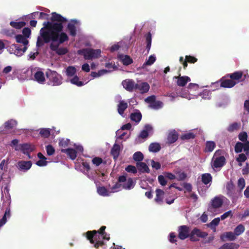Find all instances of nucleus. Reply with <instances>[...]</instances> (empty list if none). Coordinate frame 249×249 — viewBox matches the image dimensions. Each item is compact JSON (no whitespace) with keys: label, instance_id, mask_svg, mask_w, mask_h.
<instances>
[{"label":"nucleus","instance_id":"1","mask_svg":"<svg viewBox=\"0 0 249 249\" xmlns=\"http://www.w3.org/2000/svg\"><path fill=\"white\" fill-rule=\"evenodd\" d=\"M51 21H46L43 24L37 37L36 48L42 46L44 43H50V49L59 55L66 54L68 50L67 48L59 46L69 40L68 35L63 32V24L67 19L56 13H52ZM38 54V49L31 52L27 56L28 60H34Z\"/></svg>","mask_w":249,"mask_h":249},{"label":"nucleus","instance_id":"2","mask_svg":"<svg viewBox=\"0 0 249 249\" xmlns=\"http://www.w3.org/2000/svg\"><path fill=\"white\" fill-rule=\"evenodd\" d=\"M84 236H86L87 239L90 243L93 245L95 248H98L102 246L104 242L103 240L106 239L108 240L109 237L107 235H104V233H97L96 231H88L83 233Z\"/></svg>","mask_w":249,"mask_h":249},{"label":"nucleus","instance_id":"3","mask_svg":"<svg viewBox=\"0 0 249 249\" xmlns=\"http://www.w3.org/2000/svg\"><path fill=\"white\" fill-rule=\"evenodd\" d=\"M199 90V87L197 84L190 83L187 88L182 89L178 96L188 100L196 98L198 97Z\"/></svg>","mask_w":249,"mask_h":249},{"label":"nucleus","instance_id":"4","mask_svg":"<svg viewBox=\"0 0 249 249\" xmlns=\"http://www.w3.org/2000/svg\"><path fill=\"white\" fill-rule=\"evenodd\" d=\"M46 76L48 79V84L52 86H58L63 82L62 75L54 71L49 70L46 72Z\"/></svg>","mask_w":249,"mask_h":249},{"label":"nucleus","instance_id":"5","mask_svg":"<svg viewBox=\"0 0 249 249\" xmlns=\"http://www.w3.org/2000/svg\"><path fill=\"white\" fill-rule=\"evenodd\" d=\"M27 73L32 75L31 78L39 84H43L45 82L44 73L38 68L31 67L27 70Z\"/></svg>","mask_w":249,"mask_h":249},{"label":"nucleus","instance_id":"6","mask_svg":"<svg viewBox=\"0 0 249 249\" xmlns=\"http://www.w3.org/2000/svg\"><path fill=\"white\" fill-rule=\"evenodd\" d=\"M78 53L83 55L86 60H92L101 56V51L100 49L86 48L78 51Z\"/></svg>","mask_w":249,"mask_h":249},{"label":"nucleus","instance_id":"7","mask_svg":"<svg viewBox=\"0 0 249 249\" xmlns=\"http://www.w3.org/2000/svg\"><path fill=\"white\" fill-rule=\"evenodd\" d=\"M227 195L230 197L233 202L236 201L238 197L241 196V191H236L234 185L231 181L227 182L226 185Z\"/></svg>","mask_w":249,"mask_h":249},{"label":"nucleus","instance_id":"8","mask_svg":"<svg viewBox=\"0 0 249 249\" xmlns=\"http://www.w3.org/2000/svg\"><path fill=\"white\" fill-rule=\"evenodd\" d=\"M220 150H217L214 154L212 160V166L213 168H220L222 167L225 162V159L223 156H218Z\"/></svg>","mask_w":249,"mask_h":249},{"label":"nucleus","instance_id":"9","mask_svg":"<svg viewBox=\"0 0 249 249\" xmlns=\"http://www.w3.org/2000/svg\"><path fill=\"white\" fill-rule=\"evenodd\" d=\"M80 26L79 21L76 19L71 20L67 25V29L71 36L74 37Z\"/></svg>","mask_w":249,"mask_h":249},{"label":"nucleus","instance_id":"10","mask_svg":"<svg viewBox=\"0 0 249 249\" xmlns=\"http://www.w3.org/2000/svg\"><path fill=\"white\" fill-rule=\"evenodd\" d=\"M28 49V46H19L16 44L12 45L8 51L11 54H14L17 56H22Z\"/></svg>","mask_w":249,"mask_h":249},{"label":"nucleus","instance_id":"11","mask_svg":"<svg viewBox=\"0 0 249 249\" xmlns=\"http://www.w3.org/2000/svg\"><path fill=\"white\" fill-rule=\"evenodd\" d=\"M118 181L120 182L124 183L123 188L125 190H130L133 188L135 185V182L132 178H129L127 179L124 176L120 177Z\"/></svg>","mask_w":249,"mask_h":249},{"label":"nucleus","instance_id":"12","mask_svg":"<svg viewBox=\"0 0 249 249\" xmlns=\"http://www.w3.org/2000/svg\"><path fill=\"white\" fill-rule=\"evenodd\" d=\"M34 149V146L29 143L20 144L15 147L16 151L20 150L23 154L28 155L30 159L31 158L30 153L33 151Z\"/></svg>","mask_w":249,"mask_h":249},{"label":"nucleus","instance_id":"13","mask_svg":"<svg viewBox=\"0 0 249 249\" xmlns=\"http://www.w3.org/2000/svg\"><path fill=\"white\" fill-rule=\"evenodd\" d=\"M225 197L223 196H219L213 198L209 206L208 210H211L212 209H217L221 207L223 203V199Z\"/></svg>","mask_w":249,"mask_h":249},{"label":"nucleus","instance_id":"14","mask_svg":"<svg viewBox=\"0 0 249 249\" xmlns=\"http://www.w3.org/2000/svg\"><path fill=\"white\" fill-rule=\"evenodd\" d=\"M207 235L208 233L207 232H203L197 228H195L190 232V238L191 241H196L198 240L197 237L205 238Z\"/></svg>","mask_w":249,"mask_h":249},{"label":"nucleus","instance_id":"15","mask_svg":"<svg viewBox=\"0 0 249 249\" xmlns=\"http://www.w3.org/2000/svg\"><path fill=\"white\" fill-rule=\"evenodd\" d=\"M32 163L31 161L20 160L17 163V168L21 171L25 172L32 167Z\"/></svg>","mask_w":249,"mask_h":249},{"label":"nucleus","instance_id":"16","mask_svg":"<svg viewBox=\"0 0 249 249\" xmlns=\"http://www.w3.org/2000/svg\"><path fill=\"white\" fill-rule=\"evenodd\" d=\"M190 230L188 227L183 225L178 228V237L184 240L190 236Z\"/></svg>","mask_w":249,"mask_h":249},{"label":"nucleus","instance_id":"17","mask_svg":"<svg viewBox=\"0 0 249 249\" xmlns=\"http://www.w3.org/2000/svg\"><path fill=\"white\" fill-rule=\"evenodd\" d=\"M247 154L249 150V142L246 141L244 143L238 142L235 146V151L236 153H240L242 151V149Z\"/></svg>","mask_w":249,"mask_h":249},{"label":"nucleus","instance_id":"18","mask_svg":"<svg viewBox=\"0 0 249 249\" xmlns=\"http://www.w3.org/2000/svg\"><path fill=\"white\" fill-rule=\"evenodd\" d=\"M149 88V85L147 83L139 82L136 85L135 90L139 91L141 93H144L148 91Z\"/></svg>","mask_w":249,"mask_h":249},{"label":"nucleus","instance_id":"19","mask_svg":"<svg viewBox=\"0 0 249 249\" xmlns=\"http://www.w3.org/2000/svg\"><path fill=\"white\" fill-rule=\"evenodd\" d=\"M136 84L131 79H126L122 82V85L127 90L132 91L135 90Z\"/></svg>","mask_w":249,"mask_h":249},{"label":"nucleus","instance_id":"20","mask_svg":"<svg viewBox=\"0 0 249 249\" xmlns=\"http://www.w3.org/2000/svg\"><path fill=\"white\" fill-rule=\"evenodd\" d=\"M177 79V84L179 87H184L189 82L191 81L189 77L187 76H179L178 77H175Z\"/></svg>","mask_w":249,"mask_h":249},{"label":"nucleus","instance_id":"21","mask_svg":"<svg viewBox=\"0 0 249 249\" xmlns=\"http://www.w3.org/2000/svg\"><path fill=\"white\" fill-rule=\"evenodd\" d=\"M118 58L125 66L129 65L133 63L132 59L127 55L119 54Z\"/></svg>","mask_w":249,"mask_h":249},{"label":"nucleus","instance_id":"22","mask_svg":"<svg viewBox=\"0 0 249 249\" xmlns=\"http://www.w3.org/2000/svg\"><path fill=\"white\" fill-rule=\"evenodd\" d=\"M237 84V82L234 81L233 79H227L223 80L221 83L220 86L222 87L226 88H231L233 87Z\"/></svg>","mask_w":249,"mask_h":249},{"label":"nucleus","instance_id":"23","mask_svg":"<svg viewBox=\"0 0 249 249\" xmlns=\"http://www.w3.org/2000/svg\"><path fill=\"white\" fill-rule=\"evenodd\" d=\"M67 82H69L71 84L76 85L78 87H82L87 83H84V82L80 81L79 78L77 75H75L69 79H67Z\"/></svg>","mask_w":249,"mask_h":249},{"label":"nucleus","instance_id":"24","mask_svg":"<svg viewBox=\"0 0 249 249\" xmlns=\"http://www.w3.org/2000/svg\"><path fill=\"white\" fill-rule=\"evenodd\" d=\"M152 131V127L149 124L145 125L139 135V138L145 139Z\"/></svg>","mask_w":249,"mask_h":249},{"label":"nucleus","instance_id":"25","mask_svg":"<svg viewBox=\"0 0 249 249\" xmlns=\"http://www.w3.org/2000/svg\"><path fill=\"white\" fill-rule=\"evenodd\" d=\"M61 152L66 153L72 160H74L77 157L76 151L72 148L62 149Z\"/></svg>","mask_w":249,"mask_h":249},{"label":"nucleus","instance_id":"26","mask_svg":"<svg viewBox=\"0 0 249 249\" xmlns=\"http://www.w3.org/2000/svg\"><path fill=\"white\" fill-rule=\"evenodd\" d=\"M236 236L234 232L230 231L226 232L221 234L220 238L222 241H224L226 240L230 241H233L236 239Z\"/></svg>","mask_w":249,"mask_h":249},{"label":"nucleus","instance_id":"27","mask_svg":"<svg viewBox=\"0 0 249 249\" xmlns=\"http://www.w3.org/2000/svg\"><path fill=\"white\" fill-rule=\"evenodd\" d=\"M156 196L155 198V202L159 204H161L163 202V196L164 192L162 190L157 189L156 190Z\"/></svg>","mask_w":249,"mask_h":249},{"label":"nucleus","instance_id":"28","mask_svg":"<svg viewBox=\"0 0 249 249\" xmlns=\"http://www.w3.org/2000/svg\"><path fill=\"white\" fill-rule=\"evenodd\" d=\"M127 103L124 101L121 100L118 105V112L120 115L124 116V111L127 108Z\"/></svg>","mask_w":249,"mask_h":249},{"label":"nucleus","instance_id":"29","mask_svg":"<svg viewBox=\"0 0 249 249\" xmlns=\"http://www.w3.org/2000/svg\"><path fill=\"white\" fill-rule=\"evenodd\" d=\"M216 146L215 143L212 141H208L206 142L205 152L206 153L212 152Z\"/></svg>","mask_w":249,"mask_h":249},{"label":"nucleus","instance_id":"30","mask_svg":"<svg viewBox=\"0 0 249 249\" xmlns=\"http://www.w3.org/2000/svg\"><path fill=\"white\" fill-rule=\"evenodd\" d=\"M16 41L18 43L22 44L23 46H28L29 41L26 37L21 35H18L15 36Z\"/></svg>","mask_w":249,"mask_h":249},{"label":"nucleus","instance_id":"31","mask_svg":"<svg viewBox=\"0 0 249 249\" xmlns=\"http://www.w3.org/2000/svg\"><path fill=\"white\" fill-rule=\"evenodd\" d=\"M156 60V56L155 54L150 55L146 60L145 62L143 64L142 68L144 69L147 66H151Z\"/></svg>","mask_w":249,"mask_h":249},{"label":"nucleus","instance_id":"32","mask_svg":"<svg viewBox=\"0 0 249 249\" xmlns=\"http://www.w3.org/2000/svg\"><path fill=\"white\" fill-rule=\"evenodd\" d=\"M98 194L103 196H109L111 194L110 190H107L105 187H98L97 188Z\"/></svg>","mask_w":249,"mask_h":249},{"label":"nucleus","instance_id":"33","mask_svg":"<svg viewBox=\"0 0 249 249\" xmlns=\"http://www.w3.org/2000/svg\"><path fill=\"white\" fill-rule=\"evenodd\" d=\"M76 72V68L73 66H69L66 69V74L67 79H69L75 75Z\"/></svg>","mask_w":249,"mask_h":249},{"label":"nucleus","instance_id":"34","mask_svg":"<svg viewBox=\"0 0 249 249\" xmlns=\"http://www.w3.org/2000/svg\"><path fill=\"white\" fill-rule=\"evenodd\" d=\"M136 165L137 168L140 172L143 173H149L150 170L145 163L139 162L137 163Z\"/></svg>","mask_w":249,"mask_h":249},{"label":"nucleus","instance_id":"35","mask_svg":"<svg viewBox=\"0 0 249 249\" xmlns=\"http://www.w3.org/2000/svg\"><path fill=\"white\" fill-rule=\"evenodd\" d=\"M120 146L119 144L115 143L111 149V154L113 156L114 159H117L120 154Z\"/></svg>","mask_w":249,"mask_h":249},{"label":"nucleus","instance_id":"36","mask_svg":"<svg viewBox=\"0 0 249 249\" xmlns=\"http://www.w3.org/2000/svg\"><path fill=\"white\" fill-rule=\"evenodd\" d=\"M110 71L103 69L99 70L98 72L92 71L91 72L90 75L93 78H98L107 73Z\"/></svg>","mask_w":249,"mask_h":249},{"label":"nucleus","instance_id":"37","mask_svg":"<svg viewBox=\"0 0 249 249\" xmlns=\"http://www.w3.org/2000/svg\"><path fill=\"white\" fill-rule=\"evenodd\" d=\"M11 216L10 209L9 208H6L4 214L2 218L0 219V224L1 225H4L7 221V218H10Z\"/></svg>","mask_w":249,"mask_h":249},{"label":"nucleus","instance_id":"38","mask_svg":"<svg viewBox=\"0 0 249 249\" xmlns=\"http://www.w3.org/2000/svg\"><path fill=\"white\" fill-rule=\"evenodd\" d=\"M239 246L235 243H226L220 247L218 249H238Z\"/></svg>","mask_w":249,"mask_h":249},{"label":"nucleus","instance_id":"39","mask_svg":"<svg viewBox=\"0 0 249 249\" xmlns=\"http://www.w3.org/2000/svg\"><path fill=\"white\" fill-rule=\"evenodd\" d=\"M17 124V122L14 119H11L6 121L4 123V127L6 129H12L15 127Z\"/></svg>","mask_w":249,"mask_h":249},{"label":"nucleus","instance_id":"40","mask_svg":"<svg viewBox=\"0 0 249 249\" xmlns=\"http://www.w3.org/2000/svg\"><path fill=\"white\" fill-rule=\"evenodd\" d=\"M50 128H42L38 130L39 134L43 138H48L51 134Z\"/></svg>","mask_w":249,"mask_h":249},{"label":"nucleus","instance_id":"41","mask_svg":"<svg viewBox=\"0 0 249 249\" xmlns=\"http://www.w3.org/2000/svg\"><path fill=\"white\" fill-rule=\"evenodd\" d=\"M163 104L162 102L155 100L152 104H151V105H149V107L151 108L158 110L161 108L163 107Z\"/></svg>","mask_w":249,"mask_h":249},{"label":"nucleus","instance_id":"42","mask_svg":"<svg viewBox=\"0 0 249 249\" xmlns=\"http://www.w3.org/2000/svg\"><path fill=\"white\" fill-rule=\"evenodd\" d=\"M243 73L241 71H236L230 75V77L233 79L234 81L237 82V83L239 82V80L242 78Z\"/></svg>","mask_w":249,"mask_h":249},{"label":"nucleus","instance_id":"43","mask_svg":"<svg viewBox=\"0 0 249 249\" xmlns=\"http://www.w3.org/2000/svg\"><path fill=\"white\" fill-rule=\"evenodd\" d=\"M160 145L157 142L152 143L149 146V150L152 152H157L160 149Z\"/></svg>","mask_w":249,"mask_h":249},{"label":"nucleus","instance_id":"44","mask_svg":"<svg viewBox=\"0 0 249 249\" xmlns=\"http://www.w3.org/2000/svg\"><path fill=\"white\" fill-rule=\"evenodd\" d=\"M130 118L132 121L138 123L142 119V114L140 112H135L131 114Z\"/></svg>","mask_w":249,"mask_h":249},{"label":"nucleus","instance_id":"45","mask_svg":"<svg viewBox=\"0 0 249 249\" xmlns=\"http://www.w3.org/2000/svg\"><path fill=\"white\" fill-rule=\"evenodd\" d=\"M245 231V227L242 224H239L234 229V233L236 237L241 235Z\"/></svg>","mask_w":249,"mask_h":249},{"label":"nucleus","instance_id":"46","mask_svg":"<svg viewBox=\"0 0 249 249\" xmlns=\"http://www.w3.org/2000/svg\"><path fill=\"white\" fill-rule=\"evenodd\" d=\"M10 25L16 28V29H20L22 27H24L25 25V22L24 21H19V22H15V21H11L10 23Z\"/></svg>","mask_w":249,"mask_h":249},{"label":"nucleus","instance_id":"47","mask_svg":"<svg viewBox=\"0 0 249 249\" xmlns=\"http://www.w3.org/2000/svg\"><path fill=\"white\" fill-rule=\"evenodd\" d=\"M212 179V176L210 174L206 173L202 175V181L206 185L211 182Z\"/></svg>","mask_w":249,"mask_h":249},{"label":"nucleus","instance_id":"48","mask_svg":"<svg viewBox=\"0 0 249 249\" xmlns=\"http://www.w3.org/2000/svg\"><path fill=\"white\" fill-rule=\"evenodd\" d=\"M121 182L116 183L113 186L110 188V190L111 194L118 192L121 191L123 188V186L120 184Z\"/></svg>","mask_w":249,"mask_h":249},{"label":"nucleus","instance_id":"49","mask_svg":"<svg viewBox=\"0 0 249 249\" xmlns=\"http://www.w3.org/2000/svg\"><path fill=\"white\" fill-rule=\"evenodd\" d=\"M152 42V36L150 33H148L146 35V49L148 53L149 52L151 46Z\"/></svg>","mask_w":249,"mask_h":249},{"label":"nucleus","instance_id":"50","mask_svg":"<svg viewBox=\"0 0 249 249\" xmlns=\"http://www.w3.org/2000/svg\"><path fill=\"white\" fill-rule=\"evenodd\" d=\"M59 145L61 147L65 148L71 145L70 140L64 138L61 139L59 140Z\"/></svg>","mask_w":249,"mask_h":249},{"label":"nucleus","instance_id":"51","mask_svg":"<svg viewBox=\"0 0 249 249\" xmlns=\"http://www.w3.org/2000/svg\"><path fill=\"white\" fill-rule=\"evenodd\" d=\"M201 96L203 99H209L211 97V93L210 91L207 89H204L202 92H199L198 96Z\"/></svg>","mask_w":249,"mask_h":249},{"label":"nucleus","instance_id":"52","mask_svg":"<svg viewBox=\"0 0 249 249\" xmlns=\"http://www.w3.org/2000/svg\"><path fill=\"white\" fill-rule=\"evenodd\" d=\"M133 158L134 160L140 162L143 160V155L141 152H136L134 154Z\"/></svg>","mask_w":249,"mask_h":249},{"label":"nucleus","instance_id":"53","mask_svg":"<svg viewBox=\"0 0 249 249\" xmlns=\"http://www.w3.org/2000/svg\"><path fill=\"white\" fill-rule=\"evenodd\" d=\"M178 139V135L175 132L170 133L168 136V140L170 143L175 142Z\"/></svg>","mask_w":249,"mask_h":249},{"label":"nucleus","instance_id":"54","mask_svg":"<svg viewBox=\"0 0 249 249\" xmlns=\"http://www.w3.org/2000/svg\"><path fill=\"white\" fill-rule=\"evenodd\" d=\"M8 164V160H3L0 163V169L3 171H7Z\"/></svg>","mask_w":249,"mask_h":249},{"label":"nucleus","instance_id":"55","mask_svg":"<svg viewBox=\"0 0 249 249\" xmlns=\"http://www.w3.org/2000/svg\"><path fill=\"white\" fill-rule=\"evenodd\" d=\"M92 162L95 166H98L103 162V160L99 157H94L92 160Z\"/></svg>","mask_w":249,"mask_h":249},{"label":"nucleus","instance_id":"56","mask_svg":"<svg viewBox=\"0 0 249 249\" xmlns=\"http://www.w3.org/2000/svg\"><path fill=\"white\" fill-rule=\"evenodd\" d=\"M48 163V161H47V159H44V160H39L38 161H37L36 163V165L40 166V167H43L47 165Z\"/></svg>","mask_w":249,"mask_h":249},{"label":"nucleus","instance_id":"57","mask_svg":"<svg viewBox=\"0 0 249 249\" xmlns=\"http://www.w3.org/2000/svg\"><path fill=\"white\" fill-rule=\"evenodd\" d=\"M34 16L39 15V18L40 19H47L48 18V15L43 12H35L32 14Z\"/></svg>","mask_w":249,"mask_h":249},{"label":"nucleus","instance_id":"58","mask_svg":"<svg viewBox=\"0 0 249 249\" xmlns=\"http://www.w3.org/2000/svg\"><path fill=\"white\" fill-rule=\"evenodd\" d=\"M245 186V180L241 178L238 180V187L240 188V190H242Z\"/></svg>","mask_w":249,"mask_h":249},{"label":"nucleus","instance_id":"59","mask_svg":"<svg viewBox=\"0 0 249 249\" xmlns=\"http://www.w3.org/2000/svg\"><path fill=\"white\" fill-rule=\"evenodd\" d=\"M220 218L219 217L215 218L213 219L209 224V226L213 228L217 226L220 222Z\"/></svg>","mask_w":249,"mask_h":249},{"label":"nucleus","instance_id":"60","mask_svg":"<svg viewBox=\"0 0 249 249\" xmlns=\"http://www.w3.org/2000/svg\"><path fill=\"white\" fill-rule=\"evenodd\" d=\"M46 151L49 156H51L54 154L55 150L52 145H48L46 146Z\"/></svg>","mask_w":249,"mask_h":249},{"label":"nucleus","instance_id":"61","mask_svg":"<svg viewBox=\"0 0 249 249\" xmlns=\"http://www.w3.org/2000/svg\"><path fill=\"white\" fill-rule=\"evenodd\" d=\"M165 176L160 175L158 177V180L162 186H165L167 184V181L165 178Z\"/></svg>","mask_w":249,"mask_h":249},{"label":"nucleus","instance_id":"62","mask_svg":"<svg viewBox=\"0 0 249 249\" xmlns=\"http://www.w3.org/2000/svg\"><path fill=\"white\" fill-rule=\"evenodd\" d=\"M248 135L246 132H243L239 134V139L244 142L246 141H248L247 140Z\"/></svg>","mask_w":249,"mask_h":249},{"label":"nucleus","instance_id":"63","mask_svg":"<svg viewBox=\"0 0 249 249\" xmlns=\"http://www.w3.org/2000/svg\"><path fill=\"white\" fill-rule=\"evenodd\" d=\"M125 170L127 172L136 173L137 172L136 168L134 166L128 165L125 168Z\"/></svg>","mask_w":249,"mask_h":249},{"label":"nucleus","instance_id":"64","mask_svg":"<svg viewBox=\"0 0 249 249\" xmlns=\"http://www.w3.org/2000/svg\"><path fill=\"white\" fill-rule=\"evenodd\" d=\"M23 36L26 37L28 39L31 35V30L29 28H25L22 31Z\"/></svg>","mask_w":249,"mask_h":249}]
</instances>
